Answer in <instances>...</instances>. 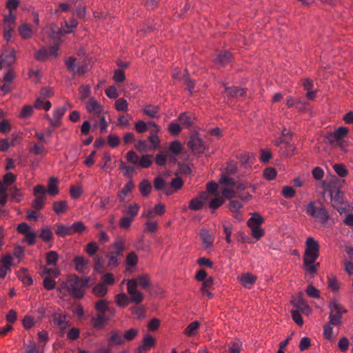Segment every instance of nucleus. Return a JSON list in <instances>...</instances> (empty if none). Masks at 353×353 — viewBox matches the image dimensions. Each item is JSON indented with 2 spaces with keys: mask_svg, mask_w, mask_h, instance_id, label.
I'll return each instance as SVG.
<instances>
[{
  "mask_svg": "<svg viewBox=\"0 0 353 353\" xmlns=\"http://www.w3.org/2000/svg\"><path fill=\"white\" fill-rule=\"evenodd\" d=\"M319 242L312 236L307 237L303 256V269L311 275L316 274L320 266L319 263L316 262L319 256Z\"/></svg>",
  "mask_w": 353,
  "mask_h": 353,
  "instance_id": "f257e3e1",
  "label": "nucleus"
},
{
  "mask_svg": "<svg viewBox=\"0 0 353 353\" xmlns=\"http://www.w3.org/2000/svg\"><path fill=\"white\" fill-rule=\"evenodd\" d=\"M89 279H80L77 276H70L65 281L62 282L60 292L63 294H69L76 299H81L85 294V289L88 285Z\"/></svg>",
  "mask_w": 353,
  "mask_h": 353,
  "instance_id": "f03ea898",
  "label": "nucleus"
},
{
  "mask_svg": "<svg viewBox=\"0 0 353 353\" xmlns=\"http://www.w3.org/2000/svg\"><path fill=\"white\" fill-rule=\"evenodd\" d=\"M305 211L309 216L324 226L327 225L330 219V215L325 206L321 203L317 205L316 201L308 203L305 207Z\"/></svg>",
  "mask_w": 353,
  "mask_h": 353,
  "instance_id": "7ed1b4c3",
  "label": "nucleus"
},
{
  "mask_svg": "<svg viewBox=\"0 0 353 353\" xmlns=\"http://www.w3.org/2000/svg\"><path fill=\"white\" fill-rule=\"evenodd\" d=\"M264 223L263 217L259 213L254 212L248 220L247 225L251 230V235L256 240H259L265 234L264 230L261 225Z\"/></svg>",
  "mask_w": 353,
  "mask_h": 353,
  "instance_id": "20e7f679",
  "label": "nucleus"
},
{
  "mask_svg": "<svg viewBox=\"0 0 353 353\" xmlns=\"http://www.w3.org/2000/svg\"><path fill=\"white\" fill-rule=\"evenodd\" d=\"M330 308L329 322L332 325H341L342 324L343 314L347 310L336 300H332L328 305Z\"/></svg>",
  "mask_w": 353,
  "mask_h": 353,
  "instance_id": "39448f33",
  "label": "nucleus"
},
{
  "mask_svg": "<svg viewBox=\"0 0 353 353\" xmlns=\"http://www.w3.org/2000/svg\"><path fill=\"white\" fill-rule=\"evenodd\" d=\"M67 70L70 72L73 76H82L88 71V65L86 63H79L77 58L70 57L64 60Z\"/></svg>",
  "mask_w": 353,
  "mask_h": 353,
  "instance_id": "423d86ee",
  "label": "nucleus"
},
{
  "mask_svg": "<svg viewBox=\"0 0 353 353\" xmlns=\"http://www.w3.org/2000/svg\"><path fill=\"white\" fill-rule=\"evenodd\" d=\"M137 280L132 279L127 281V291L130 295V301L134 304H139L143 299V295L137 290Z\"/></svg>",
  "mask_w": 353,
  "mask_h": 353,
  "instance_id": "0eeeda50",
  "label": "nucleus"
},
{
  "mask_svg": "<svg viewBox=\"0 0 353 353\" xmlns=\"http://www.w3.org/2000/svg\"><path fill=\"white\" fill-rule=\"evenodd\" d=\"M188 148L195 154H201L205 150V145L197 135L192 136L188 142Z\"/></svg>",
  "mask_w": 353,
  "mask_h": 353,
  "instance_id": "6e6552de",
  "label": "nucleus"
},
{
  "mask_svg": "<svg viewBox=\"0 0 353 353\" xmlns=\"http://www.w3.org/2000/svg\"><path fill=\"white\" fill-rule=\"evenodd\" d=\"M274 145L280 148V152L284 157L292 156L295 147L290 141H285L281 137L274 142Z\"/></svg>",
  "mask_w": 353,
  "mask_h": 353,
  "instance_id": "1a4fd4ad",
  "label": "nucleus"
},
{
  "mask_svg": "<svg viewBox=\"0 0 353 353\" xmlns=\"http://www.w3.org/2000/svg\"><path fill=\"white\" fill-rule=\"evenodd\" d=\"M13 257L10 254H3L0 258V279H4L11 271Z\"/></svg>",
  "mask_w": 353,
  "mask_h": 353,
  "instance_id": "9d476101",
  "label": "nucleus"
},
{
  "mask_svg": "<svg viewBox=\"0 0 353 353\" xmlns=\"http://www.w3.org/2000/svg\"><path fill=\"white\" fill-rule=\"evenodd\" d=\"M15 61L16 54L14 50H4L0 55V65H1V67H10Z\"/></svg>",
  "mask_w": 353,
  "mask_h": 353,
  "instance_id": "9b49d317",
  "label": "nucleus"
},
{
  "mask_svg": "<svg viewBox=\"0 0 353 353\" xmlns=\"http://www.w3.org/2000/svg\"><path fill=\"white\" fill-rule=\"evenodd\" d=\"M87 111L94 115L100 116L104 112L103 106L94 97H90L85 103Z\"/></svg>",
  "mask_w": 353,
  "mask_h": 353,
  "instance_id": "f8f14e48",
  "label": "nucleus"
},
{
  "mask_svg": "<svg viewBox=\"0 0 353 353\" xmlns=\"http://www.w3.org/2000/svg\"><path fill=\"white\" fill-rule=\"evenodd\" d=\"M348 132L347 128L339 127L327 137V140L331 144L339 143L347 134Z\"/></svg>",
  "mask_w": 353,
  "mask_h": 353,
  "instance_id": "ddd939ff",
  "label": "nucleus"
},
{
  "mask_svg": "<svg viewBox=\"0 0 353 353\" xmlns=\"http://www.w3.org/2000/svg\"><path fill=\"white\" fill-rule=\"evenodd\" d=\"M292 303L306 315H309L312 312L310 306L303 298L302 294H299L297 296L294 297L292 300Z\"/></svg>",
  "mask_w": 353,
  "mask_h": 353,
  "instance_id": "4468645a",
  "label": "nucleus"
},
{
  "mask_svg": "<svg viewBox=\"0 0 353 353\" xmlns=\"http://www.w3.org/2000/svg\"><path fill=\"white\" fill-rule=\"evenodd\" d=\"M199 234L203 248L205 250L211 248L213 246L214 241V237L213 235H212L210 232L205 228L201 230Z\"/></svg>",
  "mask_w": 353,
  "mask_h": 353,
  "instance_id": "2eb2a0df",
  "label": "nucleus"
},
{
  "mask_svg": "<svg viewBox=\"0 0 353 353\" xmlns=\"http://www.w3.org/2000/svg\"><path fill=\"white\" fill-rule=\"evenodd\" d=\"M257 277L249 272L243 274L238 277L239 282L245 288L250 289L255 283Z\"/></svg>",
  "mask_w": 353,
  "mask_h": 353,
  "instance_id": "dca6fc26",
  "label": "nucleus"
},
{
  "mask_svg": "<svg viewBox=\"0 0 353 353\" xmlns=\"http://www.w3.org/2000/svg\"><path fill=\"white\" fill-rule=\"evenodd\" d=\"M160 107L157 105H145L142 108V112L143 114L149 117L150 118H157L160 117Z\"/></svg>",
  "mask_w": 353,
  "mask_h": 353,
  "instance_id": "f3484780",
  "label": "nucleus"
},
{
  "mask_svg": "<svg viewBox=\"0 0 353 353\" xmlns=\"http://www.w3.org/2000/svg\"><path fill=\"white\" fill-rule=\"evenodd\" d=\"M108 340L112 345H121L124 343L122 332L119 330H111Z\"/></svg>",
  "mask_w": 353,
  "mask_h": 353,
  "instance_id": "a211bd4d",
  "label": "nucleus"
},
{
  "mask_svg": "<svg viewBox=\"0 0 353 353\" xmlns=\"http://www.w3.org/2000/svg\"><path fill=\"white\" fill-rule=\"evenodd\" d=\"M108 319L107 318L105 314L98 312L95 316H92L91 322L92 327L95 329H101L102 328Z\"/></svg>",
  "mask_w": 353,
  "mask_h": 353,
  "instance_id": "6ab92c4d",
  "label": "nucleus"
},
{
  "mask_svg": "<svg viewBox=\"0 0 353 353\" xmlns=\"http://www.w3.org/2000/svg\"><path fill=\"white\" fill-rule=\"evenodd\" d=\"M18 32L21 37L24 40H28L32 38L33 35V30L31 26L24 22L18 27Z\"/></svg>",
  "mask_w": 353,
  "mask_h": 353,
  "instance_id": "aec40b11",
  "label": "nucleus"
},
{
  "mask_svg": "<svg viewBox=\"0 0 353 353\" xmlns=\"http://www.w3.org/2000/svg\"><path fill=\"white\" fill-rule=\"evenodd\" d=\"M232 54L228 51H223L220 52L216 59L214 63L219 67H223L229 63L232 60Z\"/></svg>",
  "mask_w": 353,
  "mask_h": 353,
  "instance_id": "412c9836",
  "label": "nucleus"
},
{
  "mask_svg": "<svg viewBox=\"0 0 353 353\" xmlns=\"http://www.w3.org/2000/svg\"><path fill=\"white\" fill-rule=\"evenodd\" d=\"M135 185L132 180H129L117 193V197L120 202H124L129 193L134 188Z\"/></svg>",
  "mask_w": 353,
  "mask_h": 353,
  "instance_id": "4be33fe9",
  "label": "nucleus"
},
{
  "mask_svg": "<svg viewBox=\"0 0 353 353\" xmlns=\"http://www.w3.org/2000/svg\"><path fill=\"white\" fill-rule=\"evenodd\" d=\"M214 281L213 277L209 276L203 281L201 288V292L202 294L203 295H206L209 299L213 298V294L210 292V290L213 288Z\"/></svg>",
  "mask_w": 353,
  "mask_h": 353,
  "instance_id": "5701e85b",
  "label": "nucleus"
},
{
  "mask_svg": "<svg viewBox=\"0 0 353 353\" xmlns=\"http://www.w3.org/2000/svg\"><path fill=\"white\" fill-rule=\"evenodd\" d=\"M106 256L108 258V268L110 270H113L119 265L120 257L122 256V255L119 254L113 251H110L107 254Z\"/></svg>",
  "mask_w": 353,
  "mask_h": 353,
  "instance_id": "b1692460",
  "label": "nucleus"
},
{
  "mask_svg": "<svg viewBox=\"0 0 353 353\" xmlns=\"http://www.w3.org/2000/svg\"><path fill=\"white\" fill-rule=\"evenodd\" d=\"M68 103L65 104V105L62 107H59L54 110L53 111V119H49L50 123L52 125H56L57 123H59L62 118V117L64 115L65 112L67 110V105Z\"/></svg>",
  "mask_w": 353,
  "mask_h": 353,
  "instance_id": "393cba45",
  "label": "nucleus"
},
{
  "mask_svg": "<svg viewBox=\"0 0 353 353\" xmlns=\"http://www.w3.org/2000/svg\"><path fill=\"white\" fill-rule=\"evenodd\" d=\"M73 263L77 271L83 273L88 268V260L83 256H77L73 259Z\"/></svg>",
  "mask_w": 353,
  "mask_h": 353,
  "instance_id": "a878e982",
  "label": "nucleus"
},
{
  "mask_svg": "<svg viewBox=\"0 0 353 353\" xmlns=\"http://www.w3.org/2000/svg\"><path fill=\"white\" fill-rule=\"evenodd\" d=\"M54 323L60 328V330L64 331L70 326V323L68 320L66 315L57 314L54 318Z\"/></svg>",
  "mask_w": 353,
  "mask_h": 353,
  "instance_id": "bb28decb",
  "label": "nucleus"
},
{
  "mask_svg": "<svg viewBox=\"0 0 353 353\" xmlns=\"http://www.w3.org/2000/svg\"><path fill=\"white\" fill-rule=\"evenodd\" d=\"M200 323L197 321H193L188 325L183 331V334L188 337L195 336L198 334Z\"/></svg>",
  "mask_w": 353,
  "mask_h": 353,
  "instance_id": "cd10ccee",
  "label": "nucleus"
},
{
  "mask_svg": "<svg viewBox=\"0 0 353 353\" xmlns=\"http://www.w3.org/2000/svg\"><path fill=\"white\" fill-rule=\"evenodd\" d=\"M194 119L195 117L192 114H189L186 112L180 114L178 117V120L180 121L181 124L185 128H190L194 124Z\"/></svg>",
  "mask_w": 353,
  "mask_h": 353,
  "instance_id": "c85d7f7f",
  "label": "nucleus"
},
{
  "mask_svg": "<svg viewBox=\"0 0 353 353\" xmlns=\"http://www.w3.org/2000/svg\"><path fill=\"white\" fill-rule=\"evenodd\" d=\"M52 104L50 101L43 97L39 96L34 104V108L38 110H45L46 111L51 108Z\"/></svg>",
  "mask_w": 353,
  "mask_h": 353,
  "instance_id": "c756f323",
  "label": "nucleus"
},
{
  "mask_svg": "<svg viewBox=\"0 0 353 353\" xmlns=\"http://www.w3.org/2000/svg\"><path fill=\"white\" fill-rule=\"evenodd\" d=\"M207 198V194L203 192L201 197L192 199L189 203V208L193 210H199L203 206V202L202 199Z\"/></svg>",
  "mask_w": 353,
  "mask_h": 353,
  "instance_id": "7c9ffc66",
  "label": "nucleus"
},
{
  "mask_svg": "<svg viewBox=\"0 0 353 353\" xmlns=\"http://www.w3.org/2000/svg\"><path fill=\"white\" fill-rule=\"evenodd\" d=\"M55 233L59 237L61 238L65 237L67 236H72V233L71 225L63 224L58 225L55 230Z\"/></svg>",
  "mask_w": 353,
  "mask_h": 353,
  "instance_id": "2f4dec72",
  "label": "nucleus"
},
{
  "mask_svg": "<svg viewBox=\"0 0 353 353\" xmlns=\"http://www.w3.org/2000/svg\"><path fill=\"white\" fill-rule=\"evenodd\" d=\"M140 206L137 203H131L126 207L125 210H122V212L125 213L127 216L133 219L138 215Z\"/></svg>",
  "mask_w": 353,
  "mask_h": 353,
  "instance_id": "473e14b6",
  "label": "nucleus"
},
{
  "mask_svg": "<svg viewBox=\"0 0 353 353\" xmlns=\"http://www.w3.org/2000/svg\"><path fill=\"white\" fill-rule=\"evenodd\" d=\"M125 240L121 237H118L111 245L110 247L114 249L113 252L123 256L125 250Z\"/></svg>",
  "mask_w": 353,
  "mask_h": 353,
  "instance_id": "72a5a7b5",
  "label": "nucleus"
},
{
  "mask_svg": "<svg viewBox=\"0 0 353 353\" xmlns=\"http://www.w3.org/2000/svg\"><path fill=\"white\" fill-rule=\"evenodd\" d=\"M108 291V288L102 283L96 284L92 288V293L97 297H104Z\"/></svg>",
  "mask_w": 353,
  "mask_h": 353,
  "instance_id": "f704fd0d",
  "label": "nucleus"
},
{
  "mask_svg": "<svg viewBox=\"0 0 353 353\" xmlns=\"http://www.w3.org/2000/svg\"><path fill=\"white\" fill-rule=\"evenodd\" d=\"M139 191L143 196H148L152 190V185L148 180H142L139 185Z\"/></svg>",
  "mask_w": 353,
  "mask_h": 353,
  "instance_id": "c9c22d12",
  "label": "nucleus"
},
{
  "mask_svg": "<svg viewBox=\"0 0 353 353\" xmlns=\"http://www.w3.org/2000/svg\"><path fill=\"white\" fill-rule=\"evenodd\" d=\"M252 154L250 153H241L237 158L245 168H251L252 164Z\"/></svg>",
  "mask_w": 353,
  "mask_h": 353,
  "instance_id": "e433bc0d",
  "label": "nucleus"
},
{
  "mask_svg": "<svg viewBox=\"0 0 353 353\" xmlns=\"http://www.w3.org/2000/svg\"><path fill=\"white\" fill-rule=\"evenodd\" d=\"M225 92L230 97H241L245 94V90L239 87H225Z\"/></svg>",
  "mask_w": 353,
  "mask_h": 353,
  "instance_id": "4c0bfd02",
  "label": "nucleus"
},
{
  "mask_svg": "<svg viewBox=\"0 0 353 353\" xmlns=\"http://www.w3.org/2000/svg\"><path fill=\"white\" fill-rule=\"evenodd\" d=\"M235 180L230 175L221 174L219 178L220 187H234Z\"/></svg>",
  "mask_w": 353,
  "mask_h": 353,
  "instance_id": "58836bf2",
  "label": "nucleus"
},
{
  "mask_svg": "<svg viewBox=\"0 0 353 353\" xmlns=\"http://www.w3.org/2000/svg\"><path fill=\"white\" fill-rule=\"evenodd\" d=\"M68 202L66 201H54L52 204L53 211L57 214H61L66 211Z\"/></svg>",
  "mask_w": 353,
  "mask_h": 353,
  "instance_id": "ea45409f",
  "label": "nucleus"
},
{
  "mask_svg": "<svg viewBox=\"0 0 353 353\" xmlns=\"http://www.w3.org/2000/svg\"><path fill=\"white\" fill-rule=\"evenodd\" d=\"M114 301L117 305L119 307L127 306L130 301V298H128L125 293H119L114 296Z\"/></svg>",
  "mask_w": 353,
  "mask_h": 353,
  "instance_id": "a19ab883",
  "label": "nucleus"
},
{
  "mask_svg": "<svg viewBox=\"0 0 353 353\" xmlns=\"http://www.w3.org/2000/svg\"><path fill=\"white\" fill-rule=\"evenodd\" d=\"M330 196L332 201L334 203V207L336 205L341 204L343 203V193L339 188L331 190Z\"/></svg>",
  "mask_w": 353,
  "mask_h": 353,
  "instance_id": "79ce46f5",
  "label": "nucleus"
},
{
  "mask_svg": "<svg viewBox=\"0 0 353 353\" xmlns=\"http://www.w3.org/2000/svg\"><path fill=\"white\" fill-rule=\"evenodd\" d=\"M59 254L56 251H50L46 254V261L48 265L57 266Z\"/></svg>",
  "mask_w": 353,
  "mask_h": 353,
  "instance_id": "37998d69",
  "label": "nucleus"
},
{
  "mask_svg": "<svg viewBox=\"0 0 353 353\" xmlns=\"http://www.w3.org/2000/svg\"><path fill=\"white\" fill-rule=\"evenodd\" d=\"M57 179L51 177L48 181L47 192L51 196H55L59 193V188L57 185Z\"/></svg>",
  "mask_w": 353,
  "mask_h": 353,
  "instance_id": "c03bdc74",
  "label": "nucleus"
},
{
  "mask_svg": "<svg viewBox=\"0 0 353 353\" xmlns=\"http://www.w3.org/2000/svg\"><path fill=\"white\" fill-rule=\"evenodd\" d=\"M78 26V21L74 19L71 18L68 21H64V27H63V31L65 34H69L73 32V30L76 28Z\"/></svg>",
  "mask_w": 353,
  "mask_h": 353,
  "instance_id": "a18cd8bd",
  "label": "nucleus"
},
{
  "mask_svg": "<svg viewBox=\"0 0 353 353\" xmlns=\"http://www.w3.org/2000/svg\"><path fill=\"white\" fill-rule=\"evenodd\" d=\"M159 132H157L156 130H150V134L148 137V140L151 143V148L156 149L159 147L160 145V139L158 137V133Z\"/></svg>",
  "mask_w": 353,
  "mask_h": 353,
  "instance_id": "49530a36",
  "label": "nucleus"
},
{
  "mask_svg": "<svg viewBox=\"0 0 353 353\" xmlns=\"http://www.w3.org/2000/svg\"><path fill=\"white\" fill-rule=\"evenodd\" d=\"M94 307L98 312L105 314L110 310L109 302L105 299H100L95 303Z\"/></svg>",
  "mask_w": 353,
  "mask_h": 353,
  "instance_id": "de8ad7c7",
  "label": "nucleus"
},
{
  "mask_svg": "<svg viewBox=\"0 0 353 353\" xmlns=\"http://www.w3.org/2000/svg\"><path fill=\"white\" fill-rule=\"evenodd\" d=\"M124 343L133 341L139 334V331L134 328H130L122 333Z\"/></svg>",
  "mask_w": 353,
  "mask_h": 353,
  "instance_id": "09e8293b",
  "label": "nucleus"
},
{
  "mask_svg": "<svg viewBox=\"0 0 353 353\" xmlns=\"http://www.w3.org/2000/svg\"><path fill=\"white\" fill-rule=\"evenodd\" d=\"M71 225L72 235L75 234H81L86 230V226L83 222L79 221L74 222Z\"/></svg>",
  "mask_w": 353,
  "mask_h": 353,
  "instance_id": "8fccbe9b",
  "label": "nucleus"
},
{
  "mask_svg": "<svg viewBox=\"0 0 353 353\" xmlns=\"http://www.w3.org/2000/svg\"><path fill=\"white\" fill-rule=\"evenodd\" d=\"M152 163V156L148 154H145L141 156L139 158V163L137 164L138 167H140L141 168H149Z\"/></svg>",
  "mask_w": 353,
  "mask_h": 353,
  "instance_id": "3c124183",
  "label": "nucleus"
},
{
  "mask_svg": "<svg viewBox=\"0 0 353 353\" xmlns=\"http://www.w3.org/2000/svg\"><path fill=\"white\" fill-rule=\"evenodd\" d=\"M168 152L173 155H179L182 152V145L179 141H172L169 146Z\"/></svg>",
  "mask_w": 353,
  "mask_h": 353,
  "instance_id": "603ef678",
  "label": "nucleus"
},
{
  "mask_svg": "<svg viewBox=\"0 0 353 353\" xmlns=\"http://www.w3.org/2000/svg\"><path fill=\"white\" fill-rule=\"evenodd\" d=\"M99 248V245L95 241H90L89 242L85 248V252L89 255V256H94L97 253Z\"/></svg>",
  "mask_w": 353,
  "mask_h": 353,
  "instance_id": "864d4df0",
  "label": "nucleus"
},
{
  "mask_svg": "<svg viewBox=\"0 0 353 353\" xmlns=\"http://www.w3.org/2000/svg\"><path fill=\"white\" fill-rule=\"evenodd\" d=\"M39 236L43 241L48 242L52 239L53 233L50 228H46L41 230Z\"/></svg>",
  "mask_w": 353,
  "mask_h": 353,
  "instance_id": "5fc2aeb1",
  "label": "nucleus"
},
{
  "mask_svg": "<svg viewBox=\"0 0 353 353\" xmlns=\"http://www.w3.org/2000/svg\"><path fill=\"white\" fill-rule=\"evenodd\" d=\"M134 248L139 251H143L148 253L150 252V246L148 244L144 243V239L141 238L134 243Z\"/></svg>",
  "mask_w": 353,
  "mask_h": 353,
  "instance_id": "6e6d98bb",
  "label": "nucleus"
},
{
  "mask_svg": "<svg viewBox=\"0 0 353 353\" xmlns=\"http://www.w3.org/2000/svg\"><path fill=\"white\" fill-rule=\"evenodd\" d=\"M125 263L127 265L134 268L138 263V257L134 252H130L125 258Z\"/></svg>",
  "mask_w": 353,
  "mask_h": 353,
  "instance_id": "4d7b16f0",
  "label": "nucleus"
},
{
  "mask_svg": "<svg viewBox=\"0 0 353 353\" xmlns=\"http://www.w3.org/2000/svg\"><path fill=\"white\" fill-rule=\"evenodd\" d=\"M221 193L228 199H231L236 196V192L234 187H220Z\"/></svg>",
  "mask_w": 353,
  "mask_h": 353,
  "instance_id": "13d9d810",
  "label": "nucleus"
},
{
  "mask_svg": "<svg viewBox=\"0 0 353 353\" xmlns=\"http://www.w3.org/2000/svg\"><path fill=\"white\" fill-rule=\"evenodd\" d=\"M115 108L117 111H128V103L124 98H119L115 101Z\"/></svg>",
  "mask_w": 353,
  "mask_h": 353,
  "instance_id": "bf43d9fd",
  "label": "nucleus"
},
{
  "mask_svg": "<svg viewBox=\"0 0 353 353\" xmlns=\"http://www.w3.org/2000/svg\"><path fill=\"white\" fill-rule=\"evenodd\" d=\"M168 130L172 135L176 136L181 132V127L178 123L172 121L168 125Z\"/></svg>",
  "mask_w": 353,
  "mask_h": 353,
  "instance_id": "052dcab7",
  "label": "nucleus"
},
{
  "mask_svg": "<svg viewBox=\"0 0 353 353\" xmlns=\"http://www.w3.org/2000/svg\"><path fill=\"white\" fill-rule=\"evenodd\" d=\"M94 269L97 272H101L103 270V259L101 256L95 255L93 258Z\"/></svg>",
  "mask_w": 353,
  "mask_h": 353,
  "instance_id": "680f3d73",
  "label": "nucleus"
},
{
  "mask_svg": "<svg viewBox=\"0 0 353 353\" xmlns=\"http://www.w3.org/2000/svg\"><path fill=\"white\" fill-rule=\"evenodd\" d=\"M134 130L139 134L144 133L148 130V124L141 120L137 121L134 123Z\"/></svg>",
  "mask_w": 353,
  "mask_h": 353,
  "instance_id": "e2e57ef3",
  "label": "nucleus"
},
{
  "mask_svg": "<svg viewBox=\"0 0 353 353\" xmlns=\"http://www.w3.org/2000/svg\"><path fill=\"white\" fill-rule=\"evenodd\" d=\"M14 32V28L11 26H4L3 37L8 43L11 42V39Z\"/></svg>",
  "mask_w": 353,
  "mask_h": 353,
  "instance_id": "0e129e2a",
  "label": "nucleus"
},
{
  "mask_svg": "<svg viewBox=\"0 0 353 353\" xmlns=\"http://www.w3.org/2000/svg\"><path fill=\"white\" fill-rule=\"evenodd\" d=\"M135 279L137 280L138 285L141 286L143 289H147L150 285L149 277L146 275L139 276Z\"/></svg>",
  "mask_w": 353,
  "mask_h": 353,
  "instance_id": "69168bd1",
  "label": "nucleus"
},
{
  "mask_svg": "<svg viewBox=\"0 0 353 353\" xmlns=\"http://www.w3.org/2000/svg\"><path fill=\"white\" fill-rule=\"evenodd\" d=\"M153 184L155 190L157 191L163 190L168 185L165 180L161 176L154 178Z\"/></svg>",
  "mask_w": 353,
  "mask_h": 353,
  "instance_id": "338daca9",
  "label": "nucleus"
},
{
  "mask_svg": "<svg viewBox=\"0 0 353 353\" xmlns=\"http://www.w3.org/2000/svg\"><path fill=\"white\" fill-rule=\"evenodd\" d=\"M25 348L26 353H43V352L40 350L39 346L32 341L27 344Z\"/></svg>",
  "mask_w": 353,
  "mask_h": 353,
  "instance_id": "774afa93",
  "label": "nucleus"
}]
</instances>
